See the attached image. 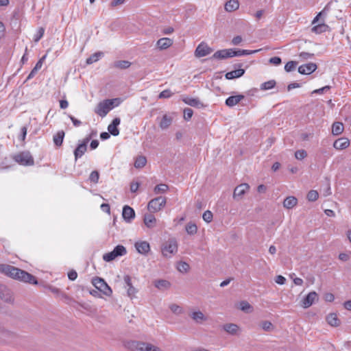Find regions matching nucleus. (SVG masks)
<instances>
[{
	"instance_id": "8fccbe9b",
	"label": "nucleus",
	"mask_w": 351,
	"mask_h": 351,
	"mask_svg": "<svg viewBox=\"0 0 351 351\" xmlns=\"http://www.w3.org/2000/svg\"><path fill=\"white\" fill-rule=\"evenodd\" d=\"M307 156V153L304 149H300L295 152V157L298 160H302Z\"/></svg>"
},
{
	"instance_id": "423d86ee",
	"label": "nucleus",
	"mask_w": 351,
	"mask_h": 351,
	"mask_svg": "<svg viewBox=\"0 0 351 351\" xmlns=\"http://www.w3.org/2000/svg\"><path fill=\"white\" fill-rule=\"evenodd\" d=\"M165 204L166 198L160 196L150 200L147 204V208L149 211L156 213L160 210Z\"/></svg>"
},
{
	"instance_id": "f257e3e1",
	"label": "nucleus",
	"mask_w": 351,
	"mask_h": 351,
	"mask_svg": "<svg viewBox=\"0 0 351 351\" xmlns=\"http://www.w3.org/2000/svg\"><path fill=\"white\" fill-rule=\"evenodd\" d=\"M0 272L13 279L18 280L23 282H28L33 285L38 284V281L35 276L24 270L10 265L0 264Z\"/></svg>"
},
{
	"instance_id": "e433bc0d",
	"label": "nucleus",
	"mask_w": 351,
	"mask_h": 351,
	"mask_svg": "<svg viewBox=\"0 0 351 351\" xmlns=\"http://www.w3.org/2000/svg\"><path fill=\"white\" fill-rule=\"evenodd\" d=\"M147 163V159L143 156H139L136 158L134 167L137 169L143 168Z\"/></svg>"
},
{
	"instance_id": "0e129e2a",
	"label": "nucleus",
	"mask_w": 351,
	"mask_h": 351,
	"mask_svg": "<svg viewBox=\"0 0 351 351\" xmlns=\"http://www.w3.org/2000/svg\"><path fill=\"white\" fill-rule=\"evenodd\" d=\"M69 117L70 118V119L71 120V121L75 127H78L82 124V122L80 120L75 119L73 116L69 115Z\"/></svg>"
},
{
	"instance_id": "2eb2a0df",
	"label": "nucleus",
	"mask_w": 351,
	"mask_h": 351,
	"mask_svg": "<svg viewBox=\"0 0 351 351\" xmlns=\"http://www.w3.org/2000/svg\"><path fill=\"white\" fill-rule=\"evenodd\" d=\"M121 120L119 117L114 118L112 123L108 126V130L112 136H117L119 134L117 126L120 124Z\"/></svg>"
},
{
	"instance_id": "e2e57ef3",
	"label": "nucleus",
	"mask_w": 351,
	"mask_h": 351,
	"mask_svg": "<svg viewBox=\"0 0 351 351\" xmlns=\"http://www.w3.org/2000/svg\"><path fill=\"white\" fill-rule=\"evenodd\" d=\"M174 32V29L172 27H167L162 29V33L165 35L171 34Z\"/></svg>"
},
{
	"instance_id": "13d9d810",
	"label": "nucleus",
	"mask_w": 351,
	"mask_h": 351,
	"mask_svg": "<svg viewBox=\"0 0 351 351\" xmlns=\"http://www.w3.org/2000/svg\"><path fill=\"white\" fill-rule=\"evenodd\" d=\"M269 62L270 64H274V65H279V64H281L282 60H281V58L280 57L275 56V57L271 58L269 60Z\"/></svg>"
},
{
	"instance_id": "c756f323",
	"label": "nucleus",
	"mask_w": 351,
	"mask_h": 351,
	"mask_svg": "<svg viewBox=\"0 0 351 351\" xmlns=\"http://www.w3.org/2000/svg\"><path fill=\"white\" fill-rule=\"evenodd\" d=\"M64 135V132L60 130L53 136V140L56 146L60 147L62 145Z\"/></svg>"
},
{
	"instance_id": "a18cd8bd",
	"label": "nucleus",
	"mask_w": 351,
	"mask_h": 351,
	"mask_svg": "<svg viewBox=\"0 0 351 351\" xmlns=\"http://www.w3.org/2000/svg\"><path fill=\"white\" fill-rule=\"evenodd\" d=\"M298 65V62H295V61H289L288 62L285 66V70L287 71V72H291L292 71H293L296 66Z\"/></svg>"
},
{
	"instance_id": "c85d7f7f",
	"label": "nucleus",
	"mask_w": 351,
	"mask_h": 351,
	"mask_svg": "<svg viewBox=\"0 0 351 351\" xmlns=\"http://www.w3.org/2000/svg\"><path fill=\"white\" fill-rule=\"evenodd\" d=\"M173 119L170 116H168L167 114L163 115L160 123L159 127L162 130H166L167 129L172 123Z\"/></svg>"
},
{
	"instance_id": "49530a36",
	"label": "nucleus",
	"mask_w": 351,
	"mask_h": 351,
	"mask_svg": "<svg viewBox=\"0 0 351 351\" xmlns=\"http://www.w3.org/2000/svg\"><path fill=\"white\" fill-rule=\"evenodd\" d=\"M319 194L317 191L311 190L307 194V199L310 202H314L317 199Z\"/></svg>"
},
{
	"instance_id": "58836bf2",
	"label": "nucleus",
	"mask_w": 351,
	"mask_h": 351,
	"mask_svg": "<svg viewBox=\"0 0 351 351\" xmlns=\"http://www.w3.org/2000/svg\"><path fill=\"white\" fill-rule=\"evenodd\" d=\"M177 269L180 272L186 273L189 270L190 266L186 262L180 261L177 264Z\"/></svg>"
},
{
	"instance_id": "f3484780",
	"label": "nucleus",
	"mask_w": 351,
	"mask_h": 351,
	"mask_svg": "<svg viewBox=\"0 0 351 351\" xmlns=\"http://www.w3.org/2000/svg\"><path fill=\"white\" fill-rule=\"evenodd\" d=\"M143 222L148 228H154L156 226L157 220L151 213L144 215Z\"/></svg>"
},
{
	"instance_id": "bb28decb",
	"label": "nucleus",
	"mask_w": 351,
	"mask_h": 351,
	"mask_svg": "<svg viewBox=\"0 0 351 351\" xmlns=\"http://www.w3.org/2000/svg\"><path fill=\"white\" fill-rule=\"evenodd\" d=\"M259 51H260V49L250 51V50H246V49L234 50V49H231V58L234 57V56H245V55H250V54L256 53Z\"/></svg>"
},
{
	"instance_id": "9d476101",
	"label": "nucleus",
	"mask_w": 351,
	"mask_h": 351,
	"mask_svg": "<svg viewBox=\"0 0 351 351\" xmlns=\"http://www.w3.org/2000/svg\"><path fill=\"white\" fill-rule=\"evenodd\" d=\"M319 297L315 291L310 292L302 300V306L305 308L310 307L314 302L318 301Z\"/></svg>"
},
{
	"instance_id": "f8f14e48",
	"label": "nucleus",
	"mask_w": 351,
	"mask_h": 351,
	"mask_svg": "<svg viewBox=\"0 0 351 351\" xmlns=\"http://www.w3.org/2000/svg\"><path fill=\"white\" fill-rule=\"evenodd\" d=\"M122 217L126 222L130 223L135 217V212L132 208L125 205L123 208Z\"/></svg>"
},
{
	"instance_id": "393cba45",
	"label": "nucleus",
	"mask_w": 351,
	"mask_h": 351,
	"mask_svg": "<svg viewBox=\"0 0 351 351\" xmlns=\"http://www.w3.org/2000/svg\"><path fill=\"white\" fill-rule=\"evenodd\" d=\"M87 150V145L85 143H80L74 150L75 159L77 160L81 158Z\"/></svg>"
},
{
	"instance_id": "0eeeda50",
	"label": "nucleus",
	"mask_w": 351,
	"mask_h": 351,
	"mask_svg": "<svg viewBox=\"0 0 351 351\" xmlns=\"http://www.w3.org/2000/svg\"><path fill=\"white\" fill-rule=\"evenodd\" d=\"M213 49L208 47V45L202 42L196 48L195 51V56L197 58L206 56L213 52Z\"/></svg>"
},
{
	"instance_id": "7c9ffc66",
	"label": "nucleus",
	"mask_w": 351,
	"mask_h": 351,
	"mask_svg": "<svg viewBox=\"0 0 351 351\" xmlns=\"http://www.w3.org/2000/svg\"><path fill=\"white\" fill-rule=\"evenodd\" d=\"M239 7L237 0H230L225 4V10L227 12H232L237 10Z\"/></svg>"
},
{
	"instance_id": "603ef678",
	"label": "nucleus",
	"mask_w": 351,
	"mask_h": 351,
	"mask_svg": "<svg viewBox=\"0 0 351 351\" xmlns=\"http://www.w3.org/2000/svg\"><path fill=\"white\" fill-rule=\"evenodd\" d=\"M169 308L173 313L177 315L181 314L183 312L182 308L180 306L175 304H171Z\"/></svg>"
},
{
	"instance_id": "c9c22d12",
	"label": "nucleus",
	"mask_w": 351,
	"mask_h": 351,
	"mask_svg": "<svg viewBox=\"0 0 351 351\" xmlns=\"http://www.w3.org/2000/svg\"><path fill=\"white\" fill-rule=\"evenodd\" d=\"M103 53L101 51L96 52L92 54L89 58L86 59V64H91L93 62H95L99 60V58L103 56Z\"/></svg>"
},
{
	"instance_id": "72a5a7b5",
	"label": "nucleus",
	"mask_w": 351,
	"mask_h": 351,
	"mask_svg": "<svg viewBox=\"0 0 351 351\" xmlns=\"http://www.w3.org/2000/svg\"><path fill=\"white\" fill-rule=\"evenodd\" d=\"M132 63L128 60H118L114 62V66L119 69H125L131 66Z\"/></svg>"
},
{
	"instance_id": "ddd939ff",
	"label": "nucleus",
	"mask_w": 351,
	"mask_h": 351,
	"mask_svg": "<svg viewBox=\"0 0 351 351\" xmlns=\"http://www.w3.org/2000/svg\"><path fill=\"white\" fill-rule=\"evenodd\" d=\"M139 254L146 255L150 251L149 243L147 241H137L134 245Z\"/></svg>"
},
{
	"instance_id": "a878e982",
	"label": "nucleus",
	"mask_w": 351,
	"mask_h": 351,
	"mask_svg": "<svg viewBox=\"0 0 351 351\" xmlns=\"http://www.w3.org/2000/svg\"><path fill=\"white\" fill-rule=\"evenodd\" d=\"M49 289L57 297H60L62 299L64 300L65 302L69 303V302L71 300V298L66 294L62 292L59 289L54 287H49Z\"/></svg>"
},
{
	"instance_id": "ea45409f",
	"label": "nucleus",
	"mask_w": 351,
	"mask_h": 351,
	"mask_svg": "<svg viewBox=\"0 0 351 351\" xmlns=\"http://www.w3.org/2000/svg\"><path fill=\"white\" fill-rule=\"evenodd\" d=\"M276 81L274 80H271L263 83L261 85V89L263 90H269L273 88L276 86Z\"/></svg>"
},
{
	"instance_id": "680f3d73",
	"label": "nucleus",
	"mask_w": 351,
	"mask_h": 351,
	"mask_svg": "<svg viewBox=\"0 0 351 351\" xmlns=\"http://www.w3.org/2000/svg\"><path fill=\"white\" fill-rule=\"evenodd\" d=\"M46 58V55L44 56L43 58H41L36 64L35 66L34 67L35 71H38L43 66V63L44 60Z\"/></svg>"
},
{
	"instance_id": "4468645a",
	"label": "nucleus",
	"mask_w": 351,
	"mask_h": 351,
	"mask_svg": "<svg viewBox=\"0 0 351 351\" xmlns=\"http://www.w3.org/2000/svg\"><path fill=\"white\" fill-rule=\"evenodd\" d=\"M0 299L7 303H12L14 301L12 292L5 287L0 288Z\"/></svg>"
},
{
	"instance_id": "cd10ccee",
	"label": "nucleus",
	"mask_w": 351,
	"mask_h": 351,
	"mask_svg": "<svg viewBox=\"0 0 351 351\" xmlns=\"http://www.w3.org/2000/svg\"><path fill=\"white\" fill-rule=\"evenodd\" d=\"M245 73V70L243 69H236L234 71H232L228 72L225 77L228 80H232L234 78L240 77Z\"/></svg>"
},
{
	"instance_id": "4c0bfd02",
	"label": "nucleus",
	"mask_w": 351,
	"mask_h": 351,
	"mask_svg": "<svg viewBox=\"0 0 351 351\" xmlns=\"http://www.w3.org/2000/svg\"><path fill=\"white\" fill-rule=\"evenodd\" d=\"M169 190V186L166 184H158L154 187V192L155 194L164 193Z\"/></svg>"
},
{
	"instance_id": "20e7f679",
	"label": "nucleus",
	"mask_w": 351,
	"mask_h": 351,
	"mask_svg": "<svg viewBox=\"0 0 351 351\" xmlns=\"http://www.w3.org/2000/svg\"><path fill=\"white\" fill-rule=\"evenodd\" d=\"M178 251V243L174 239L168 240L162 247V255L165 257H171Z\"/></svg>"
},
{
	"instance_id": "4d7b16f0",
	"label": "nucleus",
	"mask_w": 351,
	"mask_h": 351,
	"mask_svg": "<svg viewBox=\"0 0 351 351\" xmlns=\"http://www.w3.org/2000/svg\"><path fill=\"white\" fill-rule=\"evenodd\" d=\"M314 56V54L313 53H308V52H301L300 54H299V57L303 60H308L309 58H311Z\"/></svg>"
},
{
	"instance_id": "1a4fd4ad",
	"label": "nucleus",
	"mask_w": 351,
	"mask_h": 351,
	"mask_svg": "<svg viewBox=\"0 0 351 351\" xmlns=\"http://www.w3.org/2000/svg\"><path fill=\"white\" fill-rule=\"evenodd\" d=\"M249 189L250 186L246 183L238 185L234 190L233 198L238 200L242 199L244 194L248 191Z\"/></svg>"
},
{
	"instance_id": "6e6d98bb",
	"label": "nucleus",
	"mask_w": 351,
	"mask_h": 351,
	"mask_svg": "<svg viewBox=\"0 0 351 351\" xmlns=\"http://www.w3.org/2000/svg\"><path fill=\"white\" fill-rule=\"evenodd\" d=\"M44 32L45 29L43 27H39L34 38V41L38 42L43 36Z\"/></svg>"
},
{
	"instance_id": "473e14b6",
	"label": "nucleus",
	"mask_w": 351,
	"mask_h": 351,
	"mask_svg": "<svg viewBox=\"0 0 351 351\" xmlns=\"http://www.w3.org/2000/svg\"><path fill=\"white\" fill-rule=\"evenodd\" d=\"M223 328L225 331L231 335H235L239 330V326L234 324H226Z\"/></svg>"
},
{
	"instance_id": "2f4dec72",
	"label": "nucleus",
	"mask_w": 351,
	"mask_h": 351,
	"mask_svg": "<svg viewBox=\"0 0 351 351\" xmlns=\"http://www.w3.org/2000/svg\"><path fill=\"white\" fill-rule=\"evenodd\" d=\"M343 125L341 122H335L332 124V132L334 135H339L343 131Z\"/></svg>"
},
{
	"instance_id": "4be33fe9",
	"label": "nucleus",
	"mask_w": 351,
	"mask_h": 351,
	"mask_svg": "<svg viewBox=\"0 0 351 351\" xmlns=\"http://www.w3.org/2000/svg\"><path fill=\"white\" fill-rule=\"evenodd\" d=\"M182 101L187 105L196 107L201 108L203 106V104L198 98H192V97H185L182 99Z\"/></svg>"
},
{
	"instance_id": "7ed1b4c3",
	"label": "nucleus",
	"mask_w": 351,
	"mask_h": 351,
	"mask_svg": "<svg viewBox=\"0 0 351 351\" xmlns=\"http://www.w3.org/2000/svg\"><path fill=\"white\" fill-rule=\"evenodd\" d=\"M13 159L19 164L24 166H32L34 160L29 152H22L14 156Z\"/></svg>"
},
{
	"instance_id": "de8ad7c7",
	"label": "nucleus",
	"mask_w": 351,
	"mask_h": 351,
	"mask_svg": "<svg viewBox=\"0 0 351 351\" xmlns=\"http://www.w3.org/2000/svg\"><path fill=\"white\" fill-rule=\"evenodd\" d=\"M169 285H170V283L165 280H159L156 281L155 283V286L158 289H160L162 287L168 288L169 287Z\"/></svg>"
},
{
	"instance_id": "5fc2aeb1",
	"label": "nucleus",
	"mask_w": 351,
	"mask_h": 351,
	"mask_svg": "<svg viewBox=\"0 0 351 351\" xmlns=\"http://www.w3.org/2000/svg\"><path fill=\"white\" fill-rule=\"evenodd\" d=\"M251 308V305L247 301H241L240 302V309L241 311L247 312Z\"/></svg>"
},
{
	"instance_id": "9b49d317",
	"label": "nucleus",
	"mask_w": 351,
	"mask_h": 351,
	"mask_svg": "<svg viewBox=\"0 0 351 351\" xmlns=\"http://www.w3.org/2000/svg\"><path fill=\"white\" fill-rule=\"evenodd\" d=\"M317 66L315 63L310 62L302 64L298 67V72L302 75H309L317 69Z\"/></svg>"
},
{
	"instance_id": "bf43d9fd",
	"label": "nucleus",
	"mask_w": 351,
	"mask_h": 351,
	"mask_svg": "<svg viewBox=\"0 0 351 351\" xmlns=\"http://www.w3.org/2000/svg\"><path fill=\"white\" fill-rule=\"evenodd\" d=\"M171 96V92L169 90H165L162 91L158 97L159 98H169Z\"/></svg>"
},
{
	"instance_id": "aec40b11",
	"label": "nucleus",
	"mask_w": 351,
	"mask_h": 351,
	"mask_svg": "<svg viewBox=\"0 0 351 351\" xmlns=\"http://www.w3.org/2000/svg\"><path fill=\"white\" fill-rule=\"evenodd\" d=\"M349 145L350 141L348 138H341L335 141L333 146L337 149H344L347 148Z\"/></svg>"
},
{
	"instance_id": "5701e85b",
	"label": "nucleus",
	"mask_w": 351,
	"mask_h": 351,
	"mask_svg": "<svg viewBox=\"0 0 351 351\" xmlns=\"http://www.w3.org/2000/svg\"><path fill=\"white\" fill-rule=\"evenodd\" d=\"M326 321L329 325L333 327L339 326L341 321L338 319L336 313H330L326 317Z\"/></svg>"
},
{
	"instance_id": "79ce46f5",
	"label": "nucleus",
	"mask_w": 351,
	"mask_h": 351,
	"mask_svg": "<svg viewBox=\"0 0 351 351\" xmlns=\"http://www.w3.org/2000/svg\"><path fill=\"white\" fill-rule=\"evenodd\" d=\"M197 230V226L193 223H188L186 226V231L189 234L193 235Z\"/></svg>"
},
{
	"instance_id": "a211bd4d",
	"label": "nucleus",
	"mask_w": 351,
	"mask_h": 351,
	"mask_svg": "<svg viewBox=\"0 0 351 351\" xmlns=\"http://www.w3.org/2000/svg\"><path fill=\"white\" fill-rule=\"evenodd\" d=\"M173 41L172 39H171L169 38L165 37V38H160L157 41L156 46L160 50H164V49H167V48L171 47L173 45Z\"/></svg>"
},
{
	"instance_id": "69168bd1",
	"label": "nucleus",
	"mask_w": 351,
	"mask_h": 351,
	"mask_svg": "<svg viewBox=\"0 0 351 351\" xmlns=\"http://www.w3.org/2000/svg\"><path fill=\"white\" fill-rule=\"evenodd\" d=\"M77 274L74 270H72V271H69V274H68V278L71 280H75L77 278Z\"/></svg>"
},
{
	"instance_id": "412c9836",
	"label": "nucleus",
	"mask_w": 351,
	"mask_h": 351,
	"mask_svg": "<svg viewBox=\"0 0 351 351\" xmlns=\"http://www.w3.org/2000/svg\"><path fill=\"white\" fill-rule=\"evenodd\" d=\"M227 58H231V49L219 50L213 55V58L215 59H225Z\"/></svg>"
},
{
	"instance_id": "09e8293b",
	"label": "nucleus",
	"mask_w": 351,
	"mask_h": 351,
	"mask_svg": "<svg viewBox=\"0 0 351 351\" xmlns=\"http://www.w3.org/2000/svg\"><path fill=\"white\" fill-rule=\"evenodd\" d=\"M261 326L265 331H271L274 328L273 324L269 321L263 322Z\"/></svg>"
},
{
	"instance_id": "6ab92c4d",
	"label": "nucleus",
	"mask_w": 351,
	"mask_h": 351,
	"mask_svg": "<svg viewBox=\"0 0 351 351\" xmlns=\"http://www.w3.org/2000/svg\"><path fill=\"white\" fill-rule=\"evenodd\" d=\"M243 99H244V95H243L230 96L226 99L225 103L228 107H233L239 104Z\"/></svg>"
},
{
	"instance_id": "f704fd0d",
	"label": "nucleus",
	"mask_w": 351,
	"mask_h": 351,
	"mask_svg": "<svg viewBox=\"0 0 351 351\" xmlns=\"http://www.w3.org/2000/svg\"><path fill=\"white\" fill-rule=\"evenodd\" d=\"M328 28V26L325 23H321L313 26L311 29V31L315 34H321L325 32Z\"/></svg>"
},
{
	"instance_id": "37998d69",
	"label": "nucleus",
	"mask_w": 351,
	"mask_h": 351,
	"mask_svg": "<svg viewBox=\"0 0 351 351\" xmlns=\"http://www.w3.org/2000/svg\"><path fill=\"white\" fill-rule=\"evenodd\" d=\"M118 256L116 255L114 250H112L110 252L106 253L103 255V259H104V261H105L106 262H110V261L114 260Z\"/></svg>"
},
{
	"instance_id": "a19ab883",
	"label": "nucleus",
	"mask_w": 351,
	"mask_h": 351,
	"mask_svg": "<svg viewBox=\"0 0 351 351\" xmlns=\"http://www.w3.org/2000/svg\"><path fill=\"white\" fill-rule=\"evenodd\" d=\"M113 250L118 257L123 256L127 253L126 248L122 245H117Z\"/></svg>"
},
{
	"instance_id": "39448f33",
	"label": "nucleus",
	"mask_w": 351,
	"mask_h": 351,
	"mask_svg": "<svg viewBox=\"0 0 351 351\" xmlns=\"http://www.w3.org/2000/svg\"><path fill=\"white\" fill-rule=\"evenodd\" d=\"M93 285L96 289L102 292L107 296H110L112 293L111 288L108 285L103 278L95 277L92 280Z\"/></svg>"
},
{
	"instance_id": "774afa93",
	"label": "nucleus",
	"mask_w": 351,
	"mask_h": 351,
	"mask_svg": "<svg viewBox=\"0 0 351 351\" xmlns=\"http://www.w3.org/2000/svg\"><path fill=\"white\" fill-rule=\"evenodd\" d=\"M324 299L327 302H332L335 300V296L332 293H327L324 295Z\"/></svg>"
},
{
	"instance_id": "864d4df0",
	"label": "nucleus",
	"mask_w": 351,
	"mask_h": 351,
	"mask_svg": "<svg viewBox=\"0 0 351 351\" xmlns=\"http://www.w3.org/2000/svg\"><path fill=\"white\" fill-rule=\"evenodd\" d=\"M193 111L191 108H186L184 110V119L189 121L193 116Z\"/></svg>"
},
{
	"instance_id": "3c124183",
	"label": "nucleus",
	"mask_w": 351,
	"mask_h": 351,
	"mask_svg": "<svg viewBox=\"0 0 351 351\" xmlns=\"http://www.w3.org/2000/svg\"><path fill=\"white\" fill-rule=\"evenodd\" d=\"M213 213L210 210H206L202 215L203 219L207 223H210L213 220Z\"/></svg>"
},
{
	"instance_id": "dca6fc26",
	"label": "nucleus",
	"mask_w": 351,
	"mask_h": 351,
	"mask_svg": "<svg viewBox=\"0 0 351 351\" xmlns=\"http://www.w3.org/2000/svg\"><path fill=\"white\" fill-rule=\"evenodd\" d=\"M189 316L197 324H202L207 320L206 316L200 311L191 312Z\"/></svg>"
},
{
	"instance_id": "6e6552de",
	"label": "nucleus",
	"mask_w": 351,
	"mask_h": 351,
	"mask_svg": "<svg viewBox=\"0 0 351 351\" xmlns=\"http://www.w3.org/2000/svg\"><path fill=\"white\" fill-rule=\"evenodd\" d=\"M123 281L125 284L124 287L127 289L128 295L131 298L135 297L137 289L132 285L131 277L129 275L124 276Z\"/></svg>"
},
{
	"instance_id": "c03bdc74",
	"label": "nucleus",
	"mask_w": 351,
	"mask_h": 351,
	"mask_svg": "<svg viewBox=\"0 0 351 351\" xmlns=\"http://www.w3.org/2000/svg\"><path fill=\"white\" fill-rule=\"evenodd\" d=\"M99 173L98 171L95 170L90 173L88 179H89L90 182L97 184L99 181Z\"/></svg>"
},
{
	"instance_id": "338daca9",
	"label": "nucleus",
	"mask_w": 351,
	"mask_h": 351,
	"mask_svg": "<svg viewBox=\"0 0 351 351\" xmlns=\"http://www.w3.org/2000/svg\"><path fill=\"white\" fill-rule=\"evenodd\" d=\"M139 187V183L138 182H132L130 184V191L132 193H135L137 191Z\"/></svg>"
},
{
	"instance_id": "f03ea898",
	"label": "nucleus",
	"mask_w": 351,
	"mask_h": 351,
	"mask_svg": "<svg viewBox=\"0 0 351 351\" xmlns=\"http://www.w3.org/2000/svg\"><path fill=\"white\" fill-rule=\"evenodd\" d=\"M119 104V99H105L99 102L95 109V112L101 117H104L115 106Z\"/></svg>"
},
{
	"instance_id": "b1692460",
	"label": "nucleus",
	"mask_w": 351,
	"mask_h": 351,
	"mask_svg": "<svg viewBox=\"0 0 351 351\" xmlns=\"http://www.w3.org/2000/svg\"><path fill=\"white\" fill-rule=\"evenodd\" d=\"M298 199L294 196L286 197L283 202V206L287 209H291L297 205Z\"/></svg>"
},
{
	"instance_id": "052dcab7",
	"label": "nucleus",
	"mask_w": 351,
	"mask_h": 351,
	"mask_svg": "<svg viewBox=\"0 0 351 351\" xmlns=\"http://www.w3.org/2000/svg\"><path fill=\"white\" fill-rule=\"evenodd\" d=\"M275 282L278 285H284L286 282V278L281 275H278L276 277Z\"/></svg>"
}]
</instances>
